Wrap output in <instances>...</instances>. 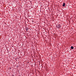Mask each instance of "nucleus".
<instances>
[{
    "label": "nucleus",
    "instance_id": "f257e3e1",
    "mask_svg": "<svg viewBox=\"0 0 76 76\" xmlns=\"http://www.w3.org/2000/svg\"><path fill=\"white\" fill-rule=\"evenodd\" d=\"M61 27V26L60 25V24H57L56 25V28H60Z\"/></svg>",
    "mask_w": 76,
    "mask_h": 76
},
{
    "label": "nucleus",
    "instance_id": "7ed1b4c3",
    "mask_svg": "<svg viewBox=\"0 0 76 76\" xmlns=\"http://www.w3.org/2000/svg\"><path fill=\"white\" fill-rule=\"evenodd\" d=\"M71 49H73V48H74V47H73V46H71Z\"/></svg>",
    "mask_w": 76,
    "mask_h": 76
},
{
    "label": "nucleus",
    "instance_id": "39448f33",
    "mask_svg": "<svg viewBox=\"0 0 76 76\" xmlns=\"http://www.w3.org/2000/svg\"><path fill=\"white\" fill-rule=\"evenodd\" d=\"M12 76H15V75H12Z\"/></svg>",
    "mask_w": 76,
    "mask_h": 76
},
{
    "label": "nucleus",
    "instance_id": "f03ea898",
    "mask_svg": "<svg viewBox=\"0 0 76 76\" xmlns=\"http://www.w3.org/2000/svg\"><path fill=\"white\" fill-rule=\"evenodd\" d=\"M63 6V7H65V3H64L62 5Z\"/></svg>",
    "mask_w": 76,
    "mask_h": 76
},
{
    "label": "nucleus",
    "instance_id": "20e7f679",
    "mask_svg": "<svg viewBox=\"0 0 76 76\" xmlns=\"http://www.w3.org/2000/svg\"><path fill=\"white\" fill-rule=\"evenodd\" d=\"M26 31L28 32V28H26Z\"/></svg>",
    "mask_w": 76,
    "mask_h": 76
}]
</instances>
